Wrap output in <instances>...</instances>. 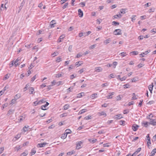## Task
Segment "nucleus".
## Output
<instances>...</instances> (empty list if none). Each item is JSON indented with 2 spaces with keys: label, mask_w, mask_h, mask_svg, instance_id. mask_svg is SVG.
Masks as SVG:
<instances>
[{
  "label": "nucleus",
  "mask_w": 156,
  "mask_h": 156,
  "mask_svg": "<svg viewBox=\"0 0 156 156\" xmlns=\"http://www.w3.org/2000/svg\"><path fill=\"white\" fill-rule=\"evenodd\" d=\"M29 127V126H25L24 127H23V131L25 132H27L28 130H27V129Z\"/></svg>",
  "instance_id": "e433bc0d"
},
{
  "label": "nucleus",
  "mask_w": 156,
  "mask_h": 156,
  "mask_svg": "<svg viewBox=\"0 0 156 156\" xmlns=\"http://www.w3.org/2000/svg\"><path fill=\"white\" fill-rule=\"evenodd\" d=\"M63 84L62 82V81H59L58 82H56V85L57 86H59L60 85Z\"/></svg>",
  "instance_id": "09e8293b"
},
{
  "label": "nucleus",
  "mask_w": 156,
  "mask_h": 156,
  "mask_svg": "<svg viewBox=\"0 0 156 156\" xmlns=\"http://www.w3.org/2000/svg\"><path fill=\"white\" fill-rule=\"evenodd\" d=\"M29 86V84L28 83L26 85L25 87L24 88V91H26L27 90V88Z\"/></svg>",
  "instance_id": "774afa93"
},
{
  "label": "nucleus",
  "mask_w": 156,
  "mask_h": 156,
  "mask_svg": "<svg viewBox=\"0 0 156 156\" xmlns=\"http://www.w3.org/2000/svg\"><path fill=\"white\" fill-rule=\"evenodd\" d=\"M67 136V134H66V133H64L62 134L61 136V138L62 139H65V138H66Z\"/></svg>",
  "instance_id": "bb28decb"
},
{
  "label": "nucleus",
  "mask_w": 156,
  "mask_h": 156,
  "mask_svg": "<svg viewBox=\"0 0 156 156\" xmlns=\"http://www.w3.org/2000/svg\"><path fill=\"white\" fill-rule=\"evenodd\" d=\"M78 12L80 17H83V11L80 9L78 10Z\"/></svg>",
  "instance_id": "4468645a"
},
{
  "label": "nucleus",
  "mask_w": 156,
  "mask_h": 156,
  "mask_svg": "<svg viewBox=\"0 0 156 156\" xmlns=\"http://www.w3.org/2000/svg\"><path fill=\"white\" fill-rule=\"evenodd\" d=\"M8 104L7 103L3 105H2V109L3 110L5 107H7L8 106Z\"/></svg>",
  "instance_id": "a18cd8bd"
},
{
  "label": "nucleus",
  "mask_w": 156,
  "mask_h": 156,
  "mask_svg": "<svg viewBox=\"0 0 156 156\" xmlns=\"http://www.w3.org/2000/svg\"><path fill=\"white\" fill-rule=\"evenodd\" d=\"M46 85L45 83H43L41 85H40V88L41 89H42L44 87H46Z\"/></svg>",
  "instance_id": "3c124183"
},
{
  "label": "nucleus",
  "mask_w": 156,
  "mask_h": 156,
  "mask_svg": "<svg viewBox=\"0 0 156 156\" xmlns=\"http://www.w3.org/2000/svg\"><path fill=\"white\" fill-rule=\"evenodd\" d=\"M149 124H151L153 126L156 125V121H155L154 119H151Z\"/></svg>",
  "instance_id": "dca6fc26"
},
{
  "label": "nucleus",
  "mask_w": 156,
  "mask_h": 156,
  "mask_svg": "<svg viewBox=\"0 0 156 156\" xmlns=\"http://www.w3.org/2000/svg\"><path fill=\"white\" fill-rule=\"evenodd\" d=\"M129 112V110L126 109L123 111V113L124 114H126L128 113Z\"/></svg>",
  "instance_id": "13d9d810"
},
{
  "label": "nucleus",
  "mask_w": 156,
  "mask_h": 156,
  "mask_svg": "<svg viewBox=\"0 0 156 156\" xmlns=\"http://www.w3.org/2000/svg\"><path fill=\"white\" fill-rule=\"evenodd\" d=\"M91 97L92 99L97 97V93H94L91 94Z\"/></svg>",
  "instance_id": "c85d7f7f"
},
{
  "label": "nucleus",
  "mask_w": 156,
  "mask_h": 156,
  "mask_svg": "<svg viewBox=\"0 0 156 156\" xmlns=\"http://www.w3.org/2000/svg\"><path fill=\"white\" fill-rule=\"evenodd\" d=\"M86 111H87V110L86 109H83L81 110V111H80L79 112V114H82V113L85 112Z\"/></svg>",
  "instance_id": "ea45409f"
},
{
  "label": "nucleus",
  "mask_w": 156,
  "mask_h": 156,
  "mask_svg": "<svg viewBox=\"0 0 156 156\" xmlns=\"http://www.w3.org/2000/svg\"><path fill=\"white\" fill-rule=\"evenodd\" d=\"M65 36L64 34H62L60 36L57 42L59 43L62 41V40L65 37Z\"/></svg>",
  "instance_id": "0eeeda50"
},
{
  "label": "nucleus",
  "mask_w": 156,
  "mask_h": 156,
  "mask_svg": "<svg viewBox=\"0 0 156 156\" xmlns=\"http://www.w3.org/2000/svg\"><path fill=\"white\" fill-rule=\"evenodd\" d=\"M62 61V58L60 57H58L56 58L55 61L57 62H59Z\"/></svg>",
  "instance_id": "473e14b6"
},
{
  "label": "nucleus",
  "mask_w": 156,
  "mask_h": 156,
  "mask_svg": "<svg viewBox=\"0 0 156 156\" xmlns=\"http://www.w3.org/2000/svg\"><path fill=\"white\" fill-rule=\"evenodd\" d=\"M155 153H156V148L152 150L151 153V155L150 156H154Z\"/></svg>",
  "instance_id": "b1692460"
},
{
  "label": "nucleus",
  "mask_w": 156,
  "mask_h": 156,
  "mask_svg": "<svg viewBox=\"0 0 156 156\" xmlns=\"http://www.w3.org/2000/svg\"><path fill=\"white\" fill-rule=\"evenodd\" d=\"M88 140L90 143L94 144L97 141V139L95 138L89 139Z\"/></svg>",
  "instance_id": "f8f14e48"
},
{
  "label": "nucleus",
  "mask_w": 156,
  "mask_h": 156,
  "mask_svg": "<svg viewBox=\"0 0 156 156\" xmlns=\"http://www.w3.org/2000/svg\"><path fill=\"white\" fill-rule=\"evenodd\" d=\"M36 76H37V75L36 74L31 78V80H30V82L31 83H32L37 78Z\"/></svg>",
  "instance_id": "72a5a7b5"
},
{
  "label": "nucleus",
  "mask_w": 156,
  "mask_h": 156,
  "mask_svg": "<svg viewBox=\"0 0 156 156\" xmlns=\"http://www.w3.org/2000/svg\"><path fill=\"white\" fill-rule=\"evenodd\" d=\"M21 97V94H16L14 97V98L16 100L17 99H19Z\"/></svg>",
  "instance_id": "f3484780"
},
{
  "label": "nucleus",
  "mask_w": 156,
  "mask_h": 156,
  "mask_svg": "<svg viewBox=\"0 0 156 156\" xmlns=\"http://www.w3.org/2000/svg\"><path fill=\"white\" fill-rule=\"evenodd\" d=\"M36 150L34 149H32L31 150V152L30 153V155L31 156L33 155L34 154L36 153Z\"/></svg>",
  "instance_id": "c756f323"
},
{
  "label": "nucleus",
  "mask_w": 156,
  "mask_h": 156,
  "mask_svg": "<svg viewBox=\"0 0 156 156\" xmlns=\"http://www.w3.org/2000/svg\"><path fill=\"white\" fill-rule=\"evenodd\" d=\"M70 107V106L69 104H67L63 106L64 109L65 110L67 109L69 107Z\"/></svg>",
  "instance_id": "2f4dec72"
},
{
  "label": "nucleus",
  "mask_w": 156,
  "mask_h": 156,
  "mask_svg": "<svg viewBox=\"0 0 156 156\" xmlns=\"http://www.w3.org/2000/svg\"><path fill=\"white\" fill-rule=\"evenodd\" d=\"M5 88H4L3 90L0 91V96L2 95L4 93V92L5 90Z\"/></svg>",
  "instance_id": "e2e57ef3"
},
{
  "label": "nucleus",
  "mask_w": 156,
  "mask_h": 156,
  "mask_svg": "<svg viewBox=\"0 0 156 156\" xmlns=\"http://www.w3.org/2000/svg\"><path fill=\"white\" fill-rule=\"evenodd\" d=\"M16 100L14 98L13 99H12L11 101V102L10 103V104L12 105L15 103L16 102Z\"/></svg>",
  "instance_id": "864d4df0"
},
{
  "label": "nucleus",
  "mask_w": 156,
  "mask_h": 156,
  "mask_svg": "<svg viewBox=\"0 0 156 156\" xmlns=\"http://www.w3.org/2000/svg\"><path fill=\"white\" fill-rule=\"evenodd\" d=\"M138 52L136 51H133L130 52V54H132L133 55H135L138 54Z\"/></svg>",
  "instance_id": "49530a36"
},
{
  "label": "nucleus",
  "mask_w": 156,
  "mask_h": 156,
  "mask_svg": "<svg viewBox=\"0 0 156 156\" xmlns=\"http://www.w3.org/2000/svg\"><path fill=\"white\" fill-rule=\"evenodd\" d=\"M29 92L30 94H33L35 93L34 89L33 87H30L29 89Z\"/></svg>",
  "instance_id": "423d86ee"
},
{
  "label": "nucleus",
  "mask_w": 156,
  "mask_h": 156,
  "mask_svg": "<svg viewBox=\"0 0 156 156\" xmlns=\"http://www.w3.org/2000/svg\"><path fill=\"white\" fill-rule=\"evenodd\" d=\"M122 17L121 15L119 13V14L115 15L113 16V19H117L118 18H120Z\"/></svg>",
  "instance_id": "6ab92c4d"
},
{
  "label": "nucleus",
  "mask_w": 156,
  "mask_h": 156,
  "mask_svg": "<svg viewBox=\"0 0 156 156\" xmlns=\"http://www.w3.org/2000/svg\"><path fill=\"white\" fill-rule=\"evenodd\" d=\"M125 10L124 9H122L120 10V12L121 13L124 14L125 13Z\"/></svg>",
  "instance_id": "0e129e2a"
},
{
  "label": "nucleus",
  "mask_w": 156,
  "mask_h": 156,
  "mask_svg": "<svg viewBox=\"0 0 156 156\" xmlns=\"http://www.w3.org/2000/svg\"><path fill=\"white\" fill-rule=\"evenodd\" d=\"M95 72H101L102 70V69L101 67H96L95 68Z\"/></svg>",
  "instance_id": "9d476101"
},
{
  "label": "nucleus",
  "mask_w": 156,
  "mask_h": 156,
  "mask_svg": "<svg viewBox=\"0 0 156 156\" xmlns=\"http://www.w3.org/2000/svg\"><path fill=\"white\" fill-rule=\"evenodd\" d=\"M83 64V61H80L76 62V66L77 67H78L81 65Z\"/></svg>",
  "instance_id": "412c9836"
},
{
  "label": "nucleus",
  "mask_w": 156,
  "mask_h": 156,
  "mask_svg": "<svg viewBox=\"0 0 156 156\" xmlns=\"http://www.w3.org/2000/svg\"><path fill=\"white\" fill-rule=\"evenodd\" d=\"M114 92H110L109 93V95L106 96V98L107 99H110L112 98V96L114 95Z\"/></svg>",
  "instance_id": "9b49d317"
},
{
  "label": "nucleus",
  "mask_w": 156,
  "mask_h": 156,
  "mask_svg": "<svg viewBox=\"0 0 156 156\" xmlns=\"http://www.w3.org/2000/svg\"><path fill=\"white\" fill-rule=\"evenodd\" d=\"M55 21L54 20H52L50 23V25L51 28L54 27L53 25L55 24L56 23L55 22Z\"/></svg>",
  "instance_id": "393cba45"
},
{
  "label": "nucleus",
  "mask_w": 156,
  "mask_h": 156,
  "mask_svg": "<svg viewBox=\"0 0 156 156\" xmlns=\"http://www.w3.org/2000/svg\"><path fill=\"white\" fill-rule=\"evenodd\" d=\"M13 111H13L11 110H9V111L8 112L7 114L9 115L12 114L13 112Z\"/></svg>",
  "instance_id": "6e6d98bb"
},
{
  "label": "nucleus",
  "mask_w": 156,
  "mask_h": 156,
  "mask_svg": "<svg viewBox=\"0 0 156 156\" xmlns=\"http://www.w3.org/2000/svg\"><path fill=\"white\" fill-rule=\"evenodd\" d=\"M38 102L39 105H41L45 102V99L44 98H43L38 101Z\"/></svg>",
  "instance_id": "4be33fe9"
},
{
  "label": "nucleus",
  "mask_w": 156,
  "mask_h": 156,
  "mask_svg": "<svg viewBox=\"0 0 156 156\" xmlns=\"http://www.w3.org/2000/svg\"><path fill=\"white\" fill-rule=\"evenodd\" d=\"M56 80H54L52 81L51 82V86H53L55 85H56Z\"/></svg>",
  "instance_id": "37998d69"
},
{
  "label": "nucleus",
  "mask_w": 156,
  "mask_h": 156,
  "mask_svg": "<svg viewBox=\"0 0 156 156\" xmlns=\"http://www.w3.org/2000/svg\"><path fill=\"white\" fill-rule=\"evenodd\" d=\"M122 117L121 114H119L116 115L114 116V118L116 119H120L121 118H122Z\"/></svg>",
  "instance_id": "a211bd4d"
},
{
  "label": "nucleus",
  "mask_w": 156,
  "mask_h": 156,
  "mask_svg": "<svg viewBox=\"0 0 156 156\" xmlns=\"http://www.w3.org/2000/svg\"><path fill=\"white\" fill-rule=\"evenodd\" d=\"M120 75H119L117 76V79H119L121 80V81H122L123 80H126V76H124L123 77L121 78Z\"/></svg>",
  "instance_id": "6e6552de"
},
{
  "label": "nucleus",
  "mask_w": 156,
  "mask_h": 156,
  "mask_svg": "<svg viewBox=\"0 0 156 156\" xmlns=\"http://www.w3.org/2000/svg\"><path fill=\"white\" fill-rule=\"evenodd\" d=\"M21 148L20 146H18L14 148L15 151H18Z\"/></svg>",
  "instance_id": "cd10ccee"
},
{
  "label": "nucleus",
  "mask_w": 156,
  "mask_h": 156,
  "mask_svg": "<svg viewBox=\"0 0 156 156\" xmlns=\"http://www.w3.org/2000/svg\"><path fill=\"white\" fill-rule=\"evenodd\" d=\"M68 2L66 3L62 7V9H64L67 8L68 6Z\"/></svg>",
  "instance_id": "603ef678"
},
{
  "label": "nucleus",
  "mask_w": 156,
  "mask_h": 156,
  "mask_svg": "<svg viewBox=\"0 0 156 156\" xmlns=\"http://www.w3.org/2000/svg\"><path fill=\"white\" fill-rule=\"evenodd\" d=\"M82 94H84L83 92H82L80 93H79L78 94H77V96H76L77 98H80L82 97L83 96V95Z\"/></svg>",
  "instance_id": "79ce46f5"
},
{
  "label": "nucleus",
  "mask_w": 156,
  "mask_h": 156,
  "mask_svg": "<svg viewBox=\"0 0 156 156\" xmlns=\"http://www.w3.org/2000/svg\"><path fill=\"white\" fill-rule=\"evenodd\" d=\"M74 153V151H70L69 152L67 153V154L68 155L70 156L73 154Z\"/></svg>",
  "instance_id": "4c0bfd02"
},
{
  "label": "nucleus",
  "mask_w": 156,
  "mask_h": 156,
  "mask_svg": "<svg viewBox=\"0 0 156 156\" xmlns=\"http://www.w3.org/2000/svg\"><path fill=\"white\" fill-rule=\"evenodd\" d=\"M112 24L115 26L118 25L119 24V23L114 21L112 22Z\"/></svg>",
  "instance_id": "de8ad7c7"
},
{
  "label": "nucleus",
  "mask_w": 156,
  "mask_h": 156,
  "mask_svg": "<svg viewBox=\"0 0 156 156\" xmlns=\"http://www.w3.org/2000/svg\"><path fill=\"white\" fill-rule=\"evenodd\" d=\"M147 140V146L149 147L151 144V142L150 140V138L149 137V134H148L146 136Z\"/></svg>",
  "instance_id": "f03ea898"
},
{
  "label": "nucleus",
  "mask_w": 156,
  "mask_h": 156,
  "mask_svg": "<svg viewBox=\"0 0 156 156\" xmlns=\"http://www.w3.org/2000/svg\"><path fill=\"white\" fill-rule=\"evenodd\" d=\"M98 115L99 116H103L104 117H106L107 116L105 112L101 111L98 112Z\"/></svg>",
  "instance_id": "39448f33"
},
{
  "label": "nucleus",
  "mask_w": 156,
  "mask_h": 156,
  "mask_svg": "<svg viewBox=\"0 0 156 156\" xmlns=\"http://www.w3.org/2000/svg\"><path fill=\"white\" fill-rule=\"evenodd\" d=\"M113 34L115 35H119L122 34L121 30L120 29L115 30L113 32Z\"/></svg>",
  "instance_id": "f257e3e1"
},
{
  "label": "nucleus",
  "mask_w": 156,
  "mask_h": 156,
  "mask_svg": "<svg viewBox=\"0 0 156 156\" xmlns=\"http://www.w3.org/2000/svg\"><path fill=\"white\" fill-rule=\"evenodd\" d=\"M19 60H20L18 58L15 60V61H14V66L16 67H17L18 66L20 65V62H19Z\"/></svg>",
  "instance_id": "ddd939ff"
},
{
  "label": "nucleus",
  "mask_w": 156,
  "mask_h": 156,
  "mask_svg": "<svg viewBox=\"0 0 156 156\" xmlns=\"http://www.w3.org/2000/svg\"><path fill=\"white\" fill-rule=\"evenodd\" d=\"M140 17L141 20H143L146 19V15H144L141 16Z\"/></svg>",
  "instance_id": "69168bd1"
},
{
  "label": "nucleus",
  "mask_w": 156,
  "mask_h": 156,
  "mask_svg": "<svg viewBox=\"0 0 156 156\" xmlns=\"http://www.w3.org/2000/svg\"><path fill=\"white\" fill-rule=\"evenodd\" d=\"M28 154V153L27 151L24 152L21 154L20 156H26Z\"/></svg>",
  "instance_id": "c9c22d12"
},
{
  "label": "nucleus",
  "mask_w": 156,
  "mask_h": 156,
  "mask_svg": "<svg viewBox=\"0 0 156 156\" xmlns=\"http://www.w3.org/2000/svg\"><path fill=\"white\" fill-rule=\"evenodd\" d=\"M58 54V52H54L53 53L51 54V55L52 57H54L56 56H57Z\"/></svg>",
  "instance_id": "8fccbe9b"
},
{
  "label": "nucleus",
  "mask_w": 156,
  "mask_h": 156,
  "mask_svg": "<svg viewBox=\"0 0 156 156\" xmlns=\"http://www.w3.org/2000/svg\"><path fill=\"white\" fill-rule=\"evenodd\" d=\"M123 87L124 88H128L129 87V84H127L124 85Z\"/></svg>",
  "instance_id": "052dcab7"
},
{
  "label": "nucleus",
  "mask_w": 156,
  "mask_h": 156,
  "mask_svg": "<svg viewBox=\"0 0 156 156\" xmlns=\"http://www.w3.org/2000/svg\"><path fill=\"white\" fill-rule=\"evenodd\" d=\"M149 124V123L147 122H144L142 123V125L146 127H147L148 126V124Z\"/></svg>",
  "instance_id": "aec40b11"
},
{
  "label": "nucleus",
  "mask_w": 156,
  "mask_h": 156,
  "mask_svg": "<svg viewBox=\"0 0 156 156\" xmlns=\"http://www.w3.org/2000/svg\"><path fill=\"white\" fill-rule=\"evenodd\" d=\"M103 146L104 147H108L110 146V143H108L103 144Z\"/></svg>",
  "instance_id": "4d7b16f0"
},
{
  "label": "nucleus",
  "mask_w": 156,
  "mask_h": 156,
  "mask_svg": "<svg viewBox=\"0 0 156 156\" xmlns=\"http://www.w3.org/2000/svg\"><path fill=\"white\" fill-rule=\"evenodd\" d=\"M13 65L14 66V61H11L9 64V66L10 67H11Z\"/></svg>",
  "instance_id": "a19ab883"
},
{
  "label": "nucleus",
  "mask_w": 156,
  "mask_h": 156,
  "mask_svg": "<svg viewBox=\"0 0 156 156\" xmlns=\"http://www.w3.org/2000/svg\"><path fill=\"white\" fill-rule=\"evenodd\" d=\"M46 144V143H43L41 144H38V145H39V147H44Z\"/></svg>",
  "instance_id": "7c9ffc66"
},
{
  "label": "nucleus",
  "mask_w": 156,
  "mask_h": 156,
  "mask_svg": "<svg viewBox=\"0 0 156 156\" xmlns=\"http://www.w3.org/2000/svg\"><path fill=\"white\" fill-rule=\"evenodd\" d=\"M144 63H140L137 65V67L139 68H140L144 66Z\"/></svg>",
  "instance_id": "c03bdc74"
},
{
  "label": "nucleus",
  "mask_w": 156,
  "mask_h": 156,
  "mask_svg": "<svg viewBox=\"0 0 156 156\" xmlns=\"http://www.w3.org/2000/svg\"><path fill=\"white\" fill-rule=\"evenodd\" d=\"M141 147H139V148H138L137 150V151H135V152H136V154H138V153H139V152H140V151L141 150Z\"/></svg>",
  "instance_id": "338daca9"
},
{
  "label": "nucleus",
  "mask_w": 156,
  "mask_h": 156,
  "mask_svg": "<svg viewBox=\"0 0 156 156\" xmlns=\"http://www.w3.org/2000/svg\"><path fill=\"white\" fill-rule=\"evenodd\" d=\"M111 41V39L109 38L104 41V43L105 44H107L109 43Z\"/></svg>",
  "instance_id": "5701e85b"
},
{
  "label": "nucleus",
  "mask_w": 156,
  "mask_h": 156,
  "mask_svg": "<svg viewBox=\"0 0 156 156\" xmlns=\"http://www.w3.org/2000/svg\"><path fill=\"white\" fill-rule=\"evenodd\" d=\"M34 105V106H36L39 104H38V102L37 101H36L33 102Z\"/></svg>",
  "instance_id": "bf43d9fd"
},
{
  "label": "nucleus",
  "mask_w": 156,
  "mask_h": 156,
  "mask_svg": "<svg viewBox=\"0 0 156 156\" xmlns=\"http://www.w3.org/2000/svg\"><path fill=\"white\" fill-rule=\"evenodd\" d=\"M92 116L90 115H88L84 118V119L86 120H88L91 119Z\"/></svg>",
  "instance_id": "a878e982"
},
{
  "label": "nucleus",
  "mask_w": 156,
  "mask_h": 156,
  "mask_svg": "<svg viewBox=\"0 0 156 156\" xmlns=\"http://www.w3.org/2000/svg\"><path fill=\"white\" fill-rule=\"evenodd\" d=\"M139 127V126L136 124H133L132 126V129L134 131L137 130Z\"/></svg>",
  "instance_id": "7ed1b4c3"
},
{
  "label": "nucleus",
  "mask_w": 156,
  "mask_h": 156,
  "mask_svg": "<svg viewBox=\"0 0 156 156\" xmlns=\"http://www.w3.org/2000/svg\"><path fill=\"white\" fill-rule=\"evenodd\" d=\"M83 142L82 141H79L76 144V148L77 149H80L81 147V145L82 144Z\"/></svg>",
  "instance_id": "1a4fd4ad"
},
{
  "label": "nucleus",
  "mask_w": 156,
  "mask_h": 156,
  "mask_svg": "<svg viewBox=\"0 0 156 156\" xmlns=\"http://www.w3.org/2000/svg\"><path fill=\"white\" fill-rule=\"evenodd\" d=\"M49 105V103L48 102H46V104L44 105H42L41 106V108L43 110H46L47 109L46 108L47 106Z\"/></svg>",
  "instance_id": "20e7f679"
},
{
  "label": "nucleus",
  "mask_w": 156,
  "mask_h": 156,
  "mask_svg": "<svg viewBox=\"0 0 156 156\" xmlns=\"http://www.w3.org/2000/svg\"><path fill=\"white\" fill-rule=\"evenodd\" d=\"M120 54L123 57H124L127 55V54H126V53L125 52H121L120 53Z\"/></svg>",
  "instance_id": "5fc2aeb1"
},
{
  "label": "nucleus",
  "mask_w": 156,
  "mask_h": 156,
  "mask_svg": "<svg viewBox=\"0 0 156 156\" xmlns=\"http://www.w3.org/2000/svg\"><path fill=\"white\" fill-rule=\"evenodd\" d=\"M72 133V131L71 130L69 129H67L65 130V133L67 135L68 134H70Z\"/></svg>",
  "instance_id": "f704fd0d"
},
{
  "label": "nucleus",
  "mask_w": 156,
  "mask_h": 156,
  "mask_svg": "<svg viewBox=\"0 0 156 156\" xmlns=\"http://www.w3.org/2000/svg\"><path fill=\"white\" fill-rule=\"evenodd\" d=\"M155 9L154 8H151L148 10L149 12H154Z\"/></svg>",
  "instance_id": "680f3d73"
},
{
  "label": "nucleus",
  "mask_w": 156,
  "mask_h": 156,
  "mask_svg": "<svg viewBox=\"0 0 156 156\" xmlns=\"http://www.w3.org/2000/svg\"><path fill=\"white\" fill-rule=\"evenodd\" d=\"M153 86V83H152L148 86V89L151 93H152Z\"/></svg>",
  "instance_id": "2eb2a0df"
},
{
  "label": "nucleus",
  "mask_w": 156,
  "mask_h": 156,
  "mask_svg": "<svg viewBox=\"0 0 156 156\" xmlns=\"http://www.w3.org/2000/svg\"><path fill=\"white\" fill-rule=\"evenodd\" d=\"M132 95V100H136L137 99L136 96L135 95V93H133Z\"/></svg>",
  "instance_id": "58836bf2"
}]
</instances>
